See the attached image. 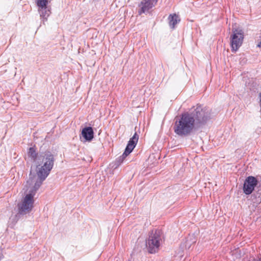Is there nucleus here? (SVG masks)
Listing matches in <instances>:
<instances>
[{
    "instance_id": "39448f33",
    "label": "nucleus",
    "mask_w": 261,
    "mask_h": 261,
    "mask_svg": "<svg viewBox=\"0 0 261 261\" xmlns=\"http://www.w3.org/2000/svg\"><path fill=\"white\" fill-rule=\"evenodd\" d=\"M244 38V31L240 29H232L230 36V45L232 51L236 52L242 45Z\"/></svg>"
},
{
    "instance_id": "423d86ee",
    "label": "nucleus",
    "mask_w": 261,
    "mask_h": 261,
    "mask_svg": "<svg viewBox=\"0 0 261 261\" xmlns=\"http://www.w3.org/2000/svg\"><path fill=\"white\" fill-rule=\"evenodd\" d=\"M257 184L258 181L256 177L252 176L247 177L243 184V190L244 193L247 195L251 194L254 190Z\"/></svg>"
},
{
    "instance_id": "ddd939ff",
    "label": "nucleus",
    "mask_w": 261,
    "mask_h": 261,
    "mask_svg": "<svg viewBox=\"0 0 261 261\" xmlns=\"http://www.w3.org/2000/svg\"><path fill=\"white\" fill-rule=\"evenodd\" d=\"M195 242V241H193L192 242L190 241L189 240H186L185 242V248L186 249H189L191 247V245L192 243H194Z\"/></svg>"
},
{
    "instance_id": "6e6552de",
    "label": "nucleus",
    "mask_w": 261,
    "mask_h": 261,
    "mask_svg": "<svg viewBox=\"0 0 261 261\" xmlns=\"http://www.w3.org/2000/svg\"><path fill=\"white\" fill-rule=\"evenodd\" d=\"M94 131L92 127L86 126L82 130L81 135L85 141L90 142L94 138Z\"/></svg>"
},
{
    "instance_id": "1a4fd4ad",
    "label": "nucleus",
    "mask_w": 261,
    "mask_h": 261,
    "mask_svg": "<svg viewBox=\"0 0 261 261\" xmlns=\"http://www.w3.org/2000/svg\"><path fill=\"white\" fill-rule=\"evenodd\" d=\"M38 12L40 14L41 19H42L43 23L44 24L45 21H46L48 17L50 15V7L41 8L38 9Z\"/></svg>"
},
{
    "instance_id": "dca6fc26",
    "label": "nucleus",
    "mask_w": 261,
    "mask_h": 261,
    "mask_svg": "<svg viewBox=\"0 0 261 261\" xmlns=\"http://www.w3.org/2000/svg\"><path fill=\"white\" fill-rule=\"evenodd\" d=\"M261 201V198H258L257 200H256V202H260Z\"/></svg>"
},
{
    "instance_id": "7ed1b4c3",
    "label": "nucleus",
    "mask_w": 261,
    "mask_h": 261,
    "mask_svg": "<svg viewBox=\"0 0 261 261\" xmlns=\"http://www.w3.org/2000/svg\"><path fill=\"white\" fill-rule=\"evenodd\" d=\"M163 234L161 230H152L146 240V247L148 253L153 254L158 251L162 242Z\"/></svg>"
},
{
    "instance_id": "9b49d317",
    "label": "nucleus",
    "mask_w": 261,
    "mask_h": 261,
    "mask_svg": "<svg viewBox=\"0 0 261 261\" xmlns=\"http://www.w3.org/2000/svg\"><path fill=\"white\" fill-rule=\"evenodd\" d=\"M28 153V156L36 163L39 153L36 152L35 149L33 147H30Z\"/></svg>"
},
{
    "instance_id": "2eb2a0df",
    "label": "nucleus",
    "mask_w": 261,
    "mask_h": 261,
    "mask_svg": "<svg viewBox=\"0 0 261 261\" xmlns=\"http://www.w3.org/2000/svg\"><path fill=\"white\" fill-rule=\"evenodd\" d=\"M257 46L259 47H261V41L258 44Z\"/></svg>"
},
{
    "instance_id": "f03ea898",
    "label": "nucleus",
    "mask_w": 261,
    "mask_h": 261,
    "mask_svg": "<svg viewBox=\"0 0 261 261\" xmlns=\"http://www.w3.org/2000/svg\"><path fill=\"white\" fill-rule=\"evenodd\" d=\"M211 118L210 110L201 105L193 107L175 118L173 129L178 136L185 137L204 125Z\"/></svg>"
},
{
    "instance_id": "0eeeda50",
    "label": "nucleus",
    "mask_w": 261,
    "mask_h": 261,
    "mask_svg": "<svg viewBox=\"0 0 261 261\" xmlns=\"http://www.w3.org/2000/svg\"><path fill=\"white\" fill-rule=\"evenodd\" d=\"M158 1V0H142L138 5V14L141 15L148 12L149 10L156 5Z\"/></svg>"
},
{
    "instance_id": "f3484780",
    "label": "nucleus",
    "mask_w": 261,
    "mask_h": 261,
    "mask_svg": "<svg viewBox=\"0 0 261 261\" xmlns=\"http://www.w3.org/2000/svg\"><path fill=\"white\" fill-rule=\"evenodd\" d=\"M259 97H260V102L261 105V93L259 94Z\"/></svg>"
},
{
    "instance_id": "20e7f679",
    "label": "nucleus",
    "mask_w": 261,
    "mask_h": 261,
    "mask_svg": "<svg viewBox=\"0 0 261 261\" xmlns=\"http://www.w3.org/2000/svg\"><path fill=\"white\" fill-rule=\"evenodd\" d=\"M139 139V135L135 133L133 136L129 139L123 154L117 158L116 160L112 163L110 165L112 168L115 169L117 168L123 162L125 158L133 150Z\"/></svg>"
},
{
    "instance_id": "9d476101",
    "label": "nucleus",
    "mask_w": 261,
    "mask_h": 261,
    "mask_svg": "<svg viewBox=\"0 0 261 261\" xmlns=\"http://www.w3.org/2000/svg\"><path fill=\"white\" fill-rule=\"evenodd\" d=\"M169 25L171 29H174L175 25L180 21L178 16L176 14H170L168 16Z\"/></svg>"
},
{
    "instance_id": "4468645a",
    "label": "nucleus",
    "mask_w": 261,
    "mask_h": 261,
    "mask_svg": "<svg viewBox=\"0 0 261 261\" xmlns=\"http://www.w3.org/2000/svg\"><path fill=\"white\" fill-rule=\"evenodd\" d=\"M249 261H261V256L260 257H259L258 258H255L254 257H253Z\"/></svg>"
},
{
    "instance_id": "f8f14e48",
    "label": "nucleus",
    "mask_w": 261,
    "mask_h": 261,
    "mask_svg": "<svg viewBox=\"0 0 261 261\" xmlns=\"http://www.w3.org/2000/svg\"><path fill=\"white\" fill-rule=\"evenodd\" d=\"M48 0H36V5L38 9L48 7Z\"/></svg>"
},
{
    "instance_id": "f257e3e1",
    "label": "nucleus",
    "mask_w": 261,
    "mask_h": 261,
    "mask_svg": "<svg viewBox=\"0 0 261 261\" xmlns=\"http://www.w3.org/2000/svg\"><path fill=\"white\" fill-rule=\"evenodd\" d=\"M55 158L53 154L49 151L40 152L35 163L36 175L31 171L27 184L31 186L35 182L33 188L29 191L21 204L18 205V213L25 215L29 213L33 207L34 196L44 180L49 174L54 165Z\"/></svg>"
}]
</instances>
